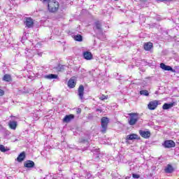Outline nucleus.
<instances>
[{
    "label": "nucleus",
    "instance_id": "nucleus-1",
    "mask_svg": "<svg viewBox=\"0 0 179 179\" xmlns=\"http://www.w3.org/2000/svg\"><path fill=\"white\" fill-rule=\"evenodd\" d=\"M48 3V10L50 13H55L59 9V3L56 0H48L45 1Z\"/></svg>",
    "mask_w": 179,
    "mask_h": 179
},
{
    "label": "nucleus",
    "instance_id": "nucleus-2",
    "mask_svg": "<svg viewBox=\"0 0 179 179\" xmlns=\"http://www.w3.org/2000/svg\"><path fill=\"white\" fill-rule=\"evenodd\" d=\"M110 119L107 117H103L101 120V132L106 134L107 132V128H108V124Z\"/></svg>",
    "mask_w": 179,
    "mask_h": 179
},
{
    "label": "nucleus",
    "instance_id": "nucleus-3",
    "mask_svg": "<svg viewBox=\"0 0 179 179\" xmlns=\"http://www.w3.org/2000/svg\"><path fill=\"white\" fill-rule=\"evenodd\" d=\"M129 115L130 117V119L129 120V125H135V124H136V122H138L139 120V117H138V115H139V114L131 113H129Z\"/></svg>",
    "mask_w": 179,
    "mask_h": 179
},
{
    "label": "nucleus",
    "instance_id": "nucleus-4",
    "mask_svg": "<svg viewBox=\"0 0 179 179\" xmlns=\"http://www.w3.org/2000/svg\"><path fill=\"white\" fill-rule=\"evenodd\" d=\"M157 106H159V101L157 100L151 101L148 104V110H156V108H157Z\"/></svg>",
    "mask_w": 179,
    "mask_h": 179
},
{
    "label": "nucleus",
    "instance_id": "nucleus-5",
    "mask_svg": "<svg viewBox=\"0 0 179 179\" xmlns=\"http://www.w3.org/2000/svg\"><path fill=\"white\" fill-rule=\"evenodd\" d=\"M163 146L168 148H174L176 146V143L171 140H167L164 141Z\"/></svg>",
    "mask_w": 179,
    "mask_h": 179
},
{
    "label": "nucleus",
    "instance_id": "nucleus-6",
    "mask_svg": "<svg viewBox=\"0 0 179 179\" xmlns=\"http://www.w3.org/2000/svg\"><path fill=\"white\" fill-rule=\"evenodd\" d=\"M26 27L30 29V27H33V24L34 22H33V19L31 17H25V21L24 22Z\"/></svg>",
    "mask_w": 179,
    "mask_h": 179
},
{
    "label": "nucleus",
    "instance_id": "nucleus-7",
    "mask_svg": "<svg viewBox=\"0 0 179 179\" xmlns=\"http://www.w3.org/2000/svg\"><path fill=\"white\" fill-rule=\"evenodd\" d=\"M83 57L84 59L87 61H90L93 58V54L89 51H85L83 53Z\"/></svg>",
    "mask_w": 179,
    "mask_h": 179
},
{
    "label": "nucleus",
    "instance_id": "nucleus-8",
    "mask_svg": "<svg viewBox=\"0 0 179 179\" xmlns=\"http://www.w3.org/2000/svg\"><path fill=\"white\" fill-rule=\"evenodd\" d=\"M75 119V115L73 114L70 115H66L64 118H63V122H66V124H68L71 122L72 120Z\"/></svg>",
    "mask_w": 179,
    "mask_h": 179
},
{
    "label": "nucleus",
    "instance_id": "nucleus-9",
    "mask_svg": "<svg viewBox=\"0 0 179 179\" xmlns=\"http://www.w3.org/2000/svg\"><path fill=\"white\" fill-rule=\"evenodd\" d=\"M139 134L141 136H142V138H144L145 139L150 138V131H149L140 130Z\"/></svg>",
    "mask_w": 179,
    "mask_h": 179
},
{
    "label": "nucleus",
    "instance_id": "nucleus-10",
    "mask_svg": "<svg viewBox=\"0 0 179 179\" xmlns=\"http://www.w3.org/2000/svg\"><path fill=\"white\" fill-rule=\"evenodd\" d=\"M135 139L139 140L141 139V137H139L138 134H135L127 135L126 137V141H134Z\"/></svg>",
    "mask_w": 179,
    "mask_h": 179
},
{
    "label": "nucleus",
    "instance_id": "nucleus-11",
    "mask_svg": "<svg viewBox=\"0 0 179 179\" xmlns=\"http://www.w3.org/2000/svg\"><path fill=\"white\" fill-rule=\"evenodd\" d=\"M160 68L164 71H171V72H174V69H173L172 66H167L164 63L160 64Z\"/></svg>",
    "mask_w": 179,
    "mask_h": 179
},
{
    "label": "nucleus",
    "instance_id": "nucleus-12",
    "mask_svg": "<svg viewBox=\"0 0 179 179\" xmlns=\"http://www.w3.org/2000/svg\"><path fill=\"white\" fill-rule=\"evenodd\" d=\"M84 92H85V87H83V85H80V87H78V96L80 100H83Z\"/></svg>",
    "mask_w": 179,
    "mask_h": 179
},
{
    "label": "nucleus",
    "instance_id": "nucleus-13",
    "mask_svg": "<svg viewBox=\"0 0 179 179\" xmlns=\"http://www.w3.org/2000/svg\"><path fill=\"white\" fill-rule=\"evenodd\" d=\"M24 166L27 169H33V167H34L35 166V164H34V162L29 160L24 162Z\"/></svg>",
    "mask_w": 179,
    "mask_h": 179
},
{
    "label": "nucleus",
    "instance_id": "nucleus-14",
    "mask_svg": "<svg viewBox=\"0 0 179 179\" xmlns=\"http://www.w3.org/2000/svg\"><path fill=\"white\" fill-rule=\"evenodd\" d=\"M153 48V43L148 42L144 44V50L145 51H150L152 48Z\"/></svg>",
    "mask_w": 179,
    "mask_h": 179
},
{
    "label": "nucleus",
    "instance_id": "nucleus-15",
    "mask_svg": "<svg viewBox=\"0 0 179 179\" xmlns=\"http://www.w3.org/2000/svg\"><path fill=\"white\" fill-rule=\"evenodd\" d=\"M24 157H26V153L24 152H22L17 157V161H18L19 163H21V162H23V160H24Z\"/></svg>",
    "mask_w": 179,
    "mask_h": 179
},
{
    "label": "nucleus",
    "instance_id": "nucleus-16",
    "mask_svg": "<svg viewBox=\"0 0 179 179\" xmlns=\"http://www.w3.org/2000/svg\"><path fill=\"white\" fill-rule=\"evenodd\" d=\"M94 24L96 30H98L99 33H101L103 31V29H101V23L99 21H96Z\"/></svg>",
    "mask_w": 179,
    "mask_h": 179
},
{
    "label": "nucleus",
    "instance_id": "nucleus-17",
    "mask_svg": "<svg viewBox=\"0 0 179 179\" xmlns=\"http://www.w3.org/2000/svg\"><path fill=\"white\" fill-rule=\"evenodd\" d=\"M174 107V102L169 103H164L162 106L163 110H169V108H171Z\"/></svg>",
    "mask_w": 179,
    "mask_h": 179
},
{
    "label": "nucleus",
    "instance_id": "nucleus-18",
    "mask_svg": "<svg viewBox=\"0 0 179 179\" xmlns=\"http://www.w3.org/2000/svg\"><path fill=\"white\" fill-rule=\"evenodd\" d=\"M68 86L70 87V89H73L75 86H76V83L75 82V80L71 78L68 82Z\"/></svg>",
    "mask_w": 179,
    "mask_h": 179
},
{
    "label": "nucleus",
    "instance_id": "nucleus-19",
    "mask_svg": "<svg viewBox=\"0 0 179 179\" xmlns=\"http://www.w3.org/2000/svg\"><path fill=\"white\" fill-rule=\"evenodd\" d=\"M165 173H171L174 171V168L170 164H168L167 166L164 169Z\"/></svg>",
    "mask_w": 179,
    "mask_h": 179
},
{
    "label": "nucleus",
    "instance_id": "nucleus-20",
    "mask_svg": "<svg viewBox=\"0 0 179 179\" xmlns=\"http://www.w3.org/2000/svg\"><path fill=\"white\" fill-rule=\"evenodd\" d=\"M45 79H58V75L57 74H49L44 76Z\"/></svg>",
    "mask_w": 179,
    "mask_h": 179
},
{
    "label": "nucleus",
    "instance_id": "nucleus-21",
    "mask_svg": "<svg viewBox=\"0 0 179 179\" xmlns=\"http://www.w3.org/2000/svg\"><path fill=\"white\" fill-rule=\"evenodd\" d=\"M3 80L4 82H8V83L12 82V76H10V75L9 74H6L3 77Z\"/></svg>",
    "mask_w": 179,
    "mask_h": 179
},
{
    "label": "nucleus",
    "instance_id": "nucleus-22",
    "mask_svg": "<svg viewBox=\"0 0 179 179\" xmlns=\"http://www.w3.org/2000/svg\"><path fill=\"white\" fill-rule=\"evenodd\" d=\"M8 126L11 129H16V127H17V122L15 121H10L8 124Z\"/></svg>",
    "mask_w": 179,
    "mask_h": 179
},
{
    "label": "nucleus",
    "instance_id": "nucleus-23",
    "mask_svg": "<svg viewBox=\"0 0 179 179\" xmlns=\"http://www.w3.org/2000/svg\"><path fill=\"white\" fill-rule=\"evenodd\" d=\"M95 153L93 154V159H94L95 160H99V157H100V151L99 150H96Z\"/></svg>",
    "mask_w": 179,
    "mask_h": 179
},
{
    "label": "nucleus",
    "instance_id": "nucleus-24",
    "mask_svg": "<svg viewBox=\"0 0 179 179\" xmlns=\"http://www.w3.org/2000/svg\"><path fill=\"white\" fill-rule=\"evenodd\" d=\"M74 40L76 41H83V37L80 34L75 35L74 36Z\"/></svg>",
    "mask_w": 179,
    "mask_h": 179
},
{
    "label": "nucleus",
    "instance_id": "nucleus-25",
    "mask_svg": "<svg viewBox=\"0 0 179 179\" xmlns=\"http://www.w3.org/2000/svg\"><path fill=\"white\" fill-rule=\"evenodd\" d=\"M65 66L59 64L58 66L55 67L56 71L58 72H63L64 71Z\"/></svg>",
    "mask_w": 179,
    "mask_h": 179
},
{
    "label": "nucleus",
    "instance_id": "nucleus-26",
    "mask_svg": "<svg viewBox=\"0 0 179 179\" xmlns=\"http://www.w3.org/2000/svg\"><path fill=\"white\" fill-rule=\"evenodd\" d=\"M140 94L142 96H149V92L146 90L140 91Z\"/></svg>",
    "mask_w": 179,
    "mask_h": 179
},
{
    "label": "nucleus",
    "instance_id": "nucleus-27",
    "mask_svg": "<svg viewBox=\"0 0 179 179\" xmlns=\"http://www.w3.org/2000/svg\"><path fill=\"white\" fill-rule=\"evenodd\" d=\"M79 142H80V143H86L87 145H89V140L87 139L80 138L79 139Z\"/></svg>",
    "mask_w": 179,
    "mask_h": 179
},
{
    "label": "nucleus",
    "instance_id": "nucleus-28",
    "mask_svg": "<svg viewBox=\"0 0 179 179\" xmlns=\"http://www.w3.org/2000/svg\"><path fill=\"white\" fill-rule=\"evenodd\" d=\"M6 149H5V146L3 145H0V151L1 152H6Z\"/></svg>",
    "mask_w": 179,
    "mask_h": 179
},
{
    "label": "nucleus",
    "instance_id": "nucleus-29",
    "mask_svg": "<svg viewBox=\"0 0 179 179\" xmlns=\"http://www.w3.org/2000/svg\"><path fill=\"white\" fill-rule=\"evenodd\" d=\"M100 100H107L108 99V96H106V95H102L100 98Z\"/></svg>",
    "mask_w": 179,
    "mask_h": 179
},
{
    "label": "nucleus",
    "instance_id": "nucleus-30",
    "mask_svg": "<svg viewBox=\"0 0 179 179\" xmlns=\"http://www.w3.org/2000/svg\"><path fill=\"white\" fill-rule=\"evenodd\" d=\"M132 177L133 178H139L141 176L138 174L133 173Z\"/></svg>",
    "mask_w": 179,
    "mask_h": 179
},
{
    "label": "nucleus",
    "instance_id": "nucleus-31",
    "mask_svg": "<svg viewBox=\"0 0 179 179\" xmlns=\"http://www.w3.org/2000/svg\"><path fill=\"white\" fill-rule=\"evenodd\" d=\"M64 17V14H61L60 15H57V19H62Z\"/></svg>",
    "mask_w": 179,
    "mask_h": 179
},
{
    "label": "nucleus",
    "instance_id": "nucleus-32",
    "mask_svg": "<svg viewBox=\"0 0 179 179\" xmlns=\"http://www.w3.org/2000/svg\"><path fill=\"white\" fill-rule=\"evenodd\" d=\"M91 178H92V174H90V173H87L85 176V178H87V179Z\"/></svg>",
    "mask_w": 179,
    "mask_h": 179
},
{
    "label": "nucleus",
    "instance_id": "nucleus-33",
    "mask_svg": "<svg viewBox=\"0 0 179 179\" xmlns=\"http://www.w3.org/2000/svg\"><path fill=\"white\" fill-rule=\"evenodd\" d=\"M5 94V92L3 90H0V96H3Z\"/></svg>",
    "mask_w": 179,
    "mask_h": 179
},
{
    "label": "nucleus",
    "instance_id": "nucleus-34",
    "mask_svg": "<svg viewBox=\"0 0 179 179\" xmlns=\"http://www.w3.org/2000/svg\"><path fill=\"white\" fill-rule=\"evenodd\" d=\"M77 114H80L82 113V109L81 108H78L76 110Z\"/></svg>",
    "mask_w": 179,
    "mask_h": 179
},
{
    "label": "nucleus",
    "instance_id": "nucleus-35",
    "mask_svg": "<svg viewBox=\"0 0 179 179\" xmlns=\"http://www.w3.org/2000/svg\"><path fill=\"white\" fill-rule=\"evenodd\" d=\"M37 55H38V57H42L43 52H38Z\"/></svg>",
    "mask_w": 179,
    "mask_h": 179
},
{
    "label": "nucleus",
    "instance_id": "nucleus-36",
    "mask_svg": "<svg viewBox=\"0 0 179 179\" xmlns=\"http://www.w3.org/2000/svg\"><path fill=\"white\" fill-rule=\"evenodd\" d=\"M157 20L158 22H160V20H162V18H161L160 17H157Z\"/></svg>",
    "mask_w": 179,
    "mask_h": 179
},
{
    "label": "nucleus",
    "instance_id": "nucleus-37",
    "mask_svg": "<svg viewBox=\"0 0 179 179\" xmlns=\"http://www.w3.org/2000/svg\"><path fill=\"white\" fill-rule=\"evenodd\" d=\"M157 1H161V2H164V1H173V0H157Z\"/></svg>",
    "mask_w": 179,
    "mask_h": 179
},
{
    "label": "nucleus",
    "instance_id": "nucleus-38",
    "mask_svg": "<svg viewBox=\"0 0 179 179\" xmlns=\"http://www.w3.org/2000/svg\"><path fill=\"white\" fill-rule=\"evenodd\" d=\"M96 111H97V112H99V113H101V109H99V108H98V109H96Z\"/></svg>",
    "mask_w": 179,
    "mask_h": 179
},
{
    "label": "nucleus",
    "instance_id": "nucleus-39",
    "mask_svg": "<svg viewBox=\"0 0 179 179\" xmlns=\"http://www.w3.org/2000/svg\"><path fill=\"white\" fill-rule=\"evenodd\" d=\"M28 57H30L31 58V57H34V55H28Z\"/></svg>",
    "mask_w": 179,
    "mask_h": 179
},
{
    "label": "nucleus",
    "instance_id": "nucleus-40",
    "mask_svg": "<svg viewBox=\"0 0 179 179\" xmlns=\"http://www.w3.org/2000/svg\"><path fill=\"white\" fill-rule=\"evenodd\" d=\"M48 0H43V3H45V1Z\"/></svg>",
    "mask_w": 179,
    "mask_h": 179
},
{
    "label": "nucleus",
    "instance_id": "nucleus-41",
    "mask_svg": "<svg viewBox=\"0 0 179 179\" xmlns=\"http://www.w3.org/2000/svg\"><path fill=\"white\" fill-rule=\"evenodd\" d=\"M142 2H145L147 0H141Z\"/></svg>",
    "mask_w": 179,
    "mask_h": 179
},
{
    "label": "nucleus",
    "instance_id": "nucleus-42",
    "mask_svg": "<svg viewBox=\"0 0 179 179\" xmlns=\"http://www.w3.org/2000/svg\"><path fill=\"white\" fill-rule=\"evenodd\" d=\"M33 52V50H31L30 52H29V53H32Z\"/></svg>",
    "mask_w": 179,
    "mask_h": 179
},
{
    "label": "nucleus",
    "instance_id": "nucleus-43",
    "mask_svg": "<svg viewBox=\"0 0 179 179\" xmlns=\"http://www.w3.org/2000/svg\"><path fill=\"white\" fill-rule=\"evenodd\" d=\"M0 128H2V125L0 124Z\"/></svg>",
    "mask_w": 179,
    "mask_h": 179
},
{
    "label": "nucleus",
    "instance_id": "nucleus-44",
    "mask_svg": "<svg viewBox=\"0 0 179 179\" xmlns=\"http://www.w3.org/2000/svg\"><path fill=\"white\" fill-rule=\"evenodd\" d=\"M25 54H27V52H25Z\"/></svg>",
    "mask_w": 179,
    "mask_h": 179
},
{
    "label": "nucleus",
    "instance_id": "nucleus-45",
    "mask_svg": "<svg viewBox=\"0 0 179 179\" xmlns=\"http://www.w3.org/2000/svg\"><path fill=\"white\" fill-rule=\"evenodd\" d=\"M115 1H118V0H115Z\"/></svg>",
    "mask_w": 179,
    "mask_h": 179
}]
</instances>
